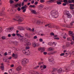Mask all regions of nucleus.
Returning <instances> with one entry per match:
<instances>
[{
	"label": "nucleus",
	"mask_w": 74,
	"mask_h": 74,
	"mask_svg": "<svg viewBox=\"0 0 74 74\" xmlns=\"http://www.w3.org/2000/svg\"><path fill=\"white\" fill-rule=\"evenodd\" d=\"M2 40H5V39H6V37L5 36H3L2 37Z\"/></svg>",
	"instance_id": "2f4dec72"
},
{
	"label": "nucleus",
	"mask_w": 74,
	"mask_h": 74,
	"mask_svg": "<svg viewBox=\"0 0 74 74\" xmlns=\"http://www.w3.org/2000/svg\"><path fill=\"white\" fill-rule=\"evenodd\" d=\"M29 63V60L26 58H24L23 59L22 61V64L25 65Z\"/></svg>",
	"instance_id": "20e7f679"
},
{
	"label": "nucleus",
	"mask_w": 74,
	"mask_h": 74,
	"mask_svg": "<svg viewBox=\"0 0 74 74\" xmlns=\"http://www.w3.org/2000/svg\"><path fill=\"white\" fill-rule=\"evenodd\" d=\"M21 66H19L17 68L16 70L17 71H20L21 70Z\"/></svg>",
	"instance_id": "dca6fc26"
},
{
	"label": "nucleus",
	"mask_w": 74,
	"mask_h": 74,
	"mask_svg": "<svg viewBox=\"0 0 74 74\" xmlns=\"http://www.w3.org/2000/svg\"><path fill=\"white\" fill-rule=\"evenodd\" d=\"M58 14V11L56 10H52L51 12V15L53 18H58V15L57 14Z\"/></svg>",
	"instance_id": "7ed1b4c3"
},
{
	"label": "nucleus",
	"mask_w": 74,
	"mask_h": 74,
	"mask_svg": "<svg viewBox=\"0 0 74 74\" xmlns=\"http://www.w3.org/2000/svg\"><path fill=\"white\" fill-rule=\"evenodd\" d=\"M56 70V69L55 68H53V71H52V73H53V72H55Z\"/></svg>",
	"instance_id": "cd10ccee"
},
{
	"label": "nucleus",
	"mask_w": 74,
	"mask_h": 74,
	"mask_svg": "<svg viewBox=\"0 0 74 74\" xmlns=\"http://www.w3.org/2000/svg\"><path fill=\"white\" fill-rule=\"evenodd\" d=\"M0 32H2V28L1 27H0Z\"/></svg>",
	"instance_id": "774afa93"
},
{
	"label": "nucleus",
	"mask_w": 74,
	"mask_h": 74,
	"mask_svg": "<svg viewBox=\"0 0 74 74\" xmlns=\"http://www.w3.org/2000/svg\"><path fill=\"white\" fill-rule=\"evenodd\" d=\"M32 31L33 32H34V28H32Z\"/></svg>",
	"instance_id": "052dcab7"
},
{
	"label": "nucleus",
	"mask_w": 74,
	"mask_h": 74,
	"mask_svg": "<svg viewBox=\"0 0 74 74\" xmlns=\"http://www.w3.org/2000/svg\"><path fill=\"white\" fill-rule=\"evenodd\" d=\"M67 16L68 18H71V15L70 14H69L68 15H67Z\"/></svg>",
	"instance_id": "5701e85b"
},
{
	"label": "nucleus",
	"mask_w": 74,
	"mask_h": 74,
	"mask_svg": "<svg viewBox=\"0 0 74 74\" xmlns=\"http://www.w3.org/2000/svg\"><path fill=\"white\" fill-rule=\"evenodd\" d=\"M18 29L20 30H24L25 29V28L23 27H18Z\"/></svg>",
	"instance_id": "ddd939ff"
},
{
	"label": "nucleus",
	"mask_w": 74,
	"mask_h": 74,
	"mask_svg": "<svg viewBox=\"0 0 74 74\" xmlns=\"http://www.w3.org/2000/svg\"><path fill=\"white\" fill-rule=\"evenodd\" d=\"M21 7V3H17V4L15 5V7Z\"/></svg>",
	"instance_id": "0eeeda50"
},
{
	"label": "nucleus",
	"mask_w": 74,
	"mask_h": 74,
	"mask_svg": "<svg viewBox=\"0 0 74 74\" xmlns=\"http://www.w3.org/2000/svg\"><path fill=\"white\" fill-rule=\"evenodd\" d=\"M40 2L41 3H44L45 2V1L44 0H40Z\"/></svg>",
	"instance_id": "72a5a7b5"
},
{
	"label": "nucleus",
	"mask_w": 74,
	"mask_h": 74,
	"mask_svg": "<svg viewBox=\"0 0 74 74\" xmlns=\"http://www.w3.org/2000/svg\"><path fill=\"white\" fill-rule=\"evenodd\" d=\"M11 34H8V37H11Z\"/></svg>",
	"instance_id": "6e6d98bb"
},
{
	"label": "nucleus",
	"mask_w": 74,
	"mask_h": 74,
	"mask_svg": "<svg viewBox=\"0 0 74 74\" xmlns=\"http://www.w3.org/2000/svg\"><path fill=\"white\" fill-rule=\"evenodd\" d=\"M74 23V21L71 22L70 23V25L71 26H73V23Z\"/></svg>",
	"instance_id": "ea45409f"
},
{
	"label": "nucleus",
	"mask_w": 74,
	"mask_h": 74,
	"mask_svg": "<svg viewBox=\"0 0 74 74\" xmlns=\"http://www.w3.org/2000/svg\"><path fill=\"white\" fill-rule=\"evenodd\" d=\"M43 7H44V5H43L42 4L38 6V8H39V9H42V8H43Z\"/></svg>",
	"instance_id": "f8f14e48"
},
{
	"label": "nucleus",
	"mask_w": 74,
	"mask_h": 74,
	"mask_svg": "<svg viewBox=\"0 0 74 74\" xmlns=\"http://www.w3.org/2000/svg\"><path fill=\"white\" fill-rule=\"evenodd\" d=\"M66 3H63L62 4L64 6H65V5H66Z\"/></svg>",
	"instance_id": "603ef678"
},
{
	"label": "nucleus",
	"mask_w": 74,
	"mask_h": 74,
	"mask_svg": "<svg viewBox=\"0 0 74 74\" xmlns=\"http://www.w3.org/2000/svg\"><path fill=\"white\" fill-rule=\"evenodd\" d=\"M1 69L2 71H4V66H1Z\"/></svg>",
	"instance_id": "a211bd4d"
},
{
	"label": "nucleus",
	"mask_w": 74,
	"mask_h": 74,
	"mask_svg": "<svg viewBox=\"0 0 74 74\" xmlns=\"http://www.w3.org/2000/svg\"><path fill=\"white\" fill-rule=\"evenodd\" d=\"M4 55V54L3 52H1L0 53V56H3V55Z\"/></svg>",
	"instance_id": "4c0bfd02"
},
{
	"label": "nucleus",
	"mask_w": 74,
	"mask_h": 74,
	"mask_svg": "<svg viewBox=\"0 0 74 74\" xmlns=\"http://www.w3.org/2000/svg\"><path fill=\"white\" fill-rule=\"evenodd\" d=\"M72 37V40L73 41H74V34H73L71 36Z\"/></svg>",
	"instance_id": "f704fd0d"
},
{
	"label": "nucleus",
	"mask_w": 74,
	"mask_h": 74,
	"mask_svg": "<svg viewBox=\"0 0 74 74\" xmlns=\"http://www.w3.org/2000/svg\"><path fill=\"white\" fill-rule=\"evenodd\" d=\"M16 35L20 38V40L21 42H26V43L25 44V47L30 45V42H28V40L27 39L24 38L23 36H22L21 35L17 33L16 34Z\"/></svg>",
	"instance_id": "f257e3e1"
},
{
	"label": "nucleus",
	"mask_w": 74,
	"mask_h": 74,
	"mask_svg": "<svg viewBox=\"0 0 74 74\" xmlns=\"http://www.w3.org/2000/svg\"><path fill=\"white\" fill-rule=\"evenodd\" d=\"M53 1H54V0H50V1H47V2L48 3H53Z\"/></svg>",
	"instance_id": "c85d7f7f"
},
{
	"label": "nucleus",
	"mask_w": 74,
	"mask_h": 74,
	"mask_svg": "<svg viewBox=\"0 0 74 74\" xmlns=\"http://www.w3.org/2000/svg\"><path fill=\"white\" fill-rule=\"evenodd\" d=\"M31 11L32 14H37V12H36V11L35 10H31Z\"/></svg>",
	"instance_id": "6e6552de"
},
{
	"label": "nucleus",
	"mask_w": 74,
	"mask_h": 74,
	"mask_svg": "<svg viewBox=\"0 0 74 74\" xmlns=\"http://www.w3.org/2000/svg\"><path fill=\"white\" fill-rule=\"evenodd\" d=\"M70 9L71 10H74V8L73 7H70Z\"/></svg>",
	"instance_id": "338daca9"
},
{
	"label": "nucleus",
	"mask_w": 74,
	"mask_h": 74,
	"mask_svg": "<svg viewBox=\"0 0 74 74\" xmlns=\"http://www.w3.org/2000/svg\"><path fill=\"white\" fill-rule=\"evenodd\" d=\"M64 27H67V28H69L70 27V25H66L65 26H64Z\"/></svg>",
	"instance_id": "bb28decb"
},
{
	"label": "nucleus",
	"mask_w": 74,
	"mask_h": 74,
	"mask_svg": "<svg viewBox=\"0 0 74 74\" xmlns=\"http://www.w3.org/2000/svg\"><path fill=\"white\" fill-rule=\"evenodd\" d=\"M27 8L26 5H25L24 6L21 7V9L22 10H24L25 8Z\"/></svg>",
	"instance_id": "4be33fe9"
},
{
	"label": "nucleus",
	"mask_w": 74,
	"mask_h": 74,
	"mask_svg": "<svg viewBox=\"0 0 74 74\" xmlns=\"http://www.w3.org/2000/svg\"><path fill=\"white\" fill-rule=\"evenodd\" d=\"M54 59L53 58H52L51 59H49V61L50 62V63L52 64H54L55 63V62H54Z\"/></svg>",
	"instance_id": "423d86ee"
},
{
	"label": "nucleus",
	"mask_w": 74,
	"mask_h": 74,
	"mask_svg": "<svg viewBox=\"0 0 74 74\" xmlns=\"http://www.w3.org/2000/svg\"><path fill=\"white\" fill-rule=\"evenodd\" d=\"M57 3L58 5L62 4V1L60 0H58L57 1Z\"/></svg>",
	"instance_id": "1a4fd4ad"
},
{
	"label": "nucleus",
	"mask_w": 74,
	"mask_h": 74,
	"mask_svg": "<svg viewBox=\"0 0 74 74\" xmlns=\"http://www.w3.org/2000/svg\"><path fill=\"white\" fill-rule=\"evenodd\" d=\"M65 15H68L70 14L69 11H66L65 12Z\"/></svg>",
	"instance_id": "412c9836"
},
{
	"label": "nucleus",
	"mask_w": 74,
	"mask_h": 74,
	"mask_svg": "<svg viewBox=\"0 0 74 74\" xmlns=\"http://www.w3.org/2000/svg\"><path fill=\"white\" fill-rule=\"evenodd\" d=\"M29 7H31V8H35L36 6L35 5H30Z\"/></svg>",
	"instance_id": "a878e982"
},
{
	"label": "nucleus",
	"mask_w": 74,
	"mask_h": 74,
	"mask_svg": "<svg viewBox=\"0 0 74 74\" xmlns=\"http://www.w3.org/2000/svg\"><path fill=\"white\" fill-rule=\"evenodd\" d=\"M12 69H11L9 70V73H12Z\"/></svg>",
	"instance_id": "c9c22d12"
},
{
	"label": "nucleus",
	"mask_w": 74,
	"mask_h": 74,
	"mask_svg": "<svg viewBox=\"0 0 74 74\" xmlns=\"http://www.w3.org/2000/svg\"><path fill=\"white\" fill-rule=\"evenodd\" d=\"M14 21H17L18 22H23L24 19L23 18L20 16H16L15 17V18H13Z\"/></svg>",
	"instance_id": "f03ea898"
},
{
	"label": "nucleus",
	"mask_w": 74,
	"mask_h": 74,
	"mask_svg": "<svg viewBox=\"0 0 74 74\" xmlns=\"http://www.w3.org/2000/svg\"><path fill=\"white\" fill-rule=\"evenodd\" d=\"M26 49H29L30 48V47H25Z\"/></svg>",
	"instance_id": "e2e57ef3"
},
{
	"label": "nucleus",
	"mask_w": 74,
	"mask_h": 74,
	"mask_svg": "<svg viewBox=\"0 0 74 74\" xmlns=\"http://www.w3.org/2000/svg\"><path fill=\"white\" fill-rule=\"evenodd\" d=\"M28 51V50H24L23 51V53L24 54L26 53H27V51Z\"/></svg>",
	"instance_id": "6ab92c4d"
},
{
	"label": "nucleus",
	"mask_w": 74,
	"mask_h": 74,
	"mask_svg": "<svg viewBox=\"0 0 74 74\" xmlns=\"http://www.w3.org/2000/svg\"><path fill=\"white\" fill-rule=\"evenodd\" d=\"M69 33L70 34H72V32L71 31H69Z\"/></svg>",
	"instance_id": "13d9d810"
},
{
	"label": "nucleus",
	"mask_w": 74,
	"mask_h": 74,
	"mask_svg": "<svg viewBox=\"0 0 74 74\" xmlns=\"http://www.w3.org/2000/svg\"><path fill=\"white\" fill-rule=\"evenodd\" d=\"M71 64H72V65H73L74 64V61H73L72 62H71Z\"/></svg>",
	"instance_id": "680f3d73"
},
{
	"label": "nucleus",
	"mask_w": 74,
	"mask_h": 74,
	"mask_svg": "<svg viewBox=\"0 0 74 74\" xmlns=\"http://www.w3.org/2000/svg\"><path fill=\"white\" fill-rule=\"evenodd\" d=\"M48 44L49 45H53V43H52V42H50L48 43Z\"/></svg>",
	"instance_id": "7c9ffc66"
},
{
	"label": "nucleus",
	"mask_w": 74,
	"mask_h": 74,
	"mask_svg": "<svg viewBox=\"0 0 74 74\" xmlns=\"http://www.w3.org/2000/svg\"><path fill=\"white\" fill-rule=\"evenodd\" d=\"M54 39H55L56 40H59V38H54Z\"/></svg>",
	"instance_id": "a18cd8bd"
},
{
	"label": "nucleus",
	"mask_w": 74,
	"mask_h": 74,
	"mask_svg": "<svg viewBox=\"0 0 74 74\" xmlns=\"http://www.w3.org/2000/svg\"><path fill=\"white\" fill-rule=\"evenodd\" d=\"M68 3H72V2L70 0H69L68 1Z\"/></svg>",
	"instance_id": "c03bdc74"
},
{
	"label": "nucleus",
	"mask_w": 74,
	"mask_h": 74,
	"mask_svg": "<svg viewBox=\"0 0 74 74\" xmlns=\"http://www.w3.org/2000/svg\"><path fill=\"white\" fill-rule=\"evenodd\" d=\"M24 2L23 1V2L22 3V6H23V5H24Z\"/></svg>",
	"instance_id": "5fc2aeb1"
},
{
	"label": "nucleus",
	"mask_w": 74,
	"mask_h": 74,
	"mask_svg": "<svg viewBox=\"0 0 74 74\" xmlns=\"http://www.w3.org/2000/svg\"><path fill=\"white\" fill-rule=\"evenodd\" d=\"M47 68V66L45 65H43V69H44Z\"/></svg>",
	"instance_id": "a19ab883"
},
{
	"label": "nucleus",
	"mask_w": 74,
	"mask_h": 74,
	"mask_svg": "<svg viewBox=\"0 0 74 74\" xmlns=\"http://www.w3.org/2000/svg\"><path fill=\"white\" fill-rule=\"evenodd\" d=\"M32 45L34 47H35L37 46V44L35 42H33L32 44Z\"/></svg>",
	"instance_id": "f3484780"
},
{
	"label": "nucleus",
	"mask_w": 74,
	"mask_h": 74,
	"mask_svg": "<svg viewBox=\"0 0 74 74\" xmlns=\"http://www.w3.org/2000/svg\"><path fill=\"white\" fill-rule=\"evenodd\" d=\"M12 36H13L14 37H15V36H16V34H15L14 33L12 34Z\"/></svg>",
	"instance_id": "79ce46f5"
},
{
	"label": "nucleus",
	"mask_w": 74,
	"mask_h": 74,
	"mask_svg": "<svg viewBox=\"0 0 74 74\" xmlns=\"http://www.w3.org/2000/svg\"><path fill=\"white\" fill-rule=\"evenodd\" d=\"M63 2L64 3H66V4H69V2L67 1V0H64Z\"/></svg>",
	"instance_id": "b1692460"
},
{
	"label": "nucleus",
	"mask_w": 74,
	"mask_h": 74,
	"mask_svg": "<svg viewBox=\"0 0 74 74\" xmlns=\"http://www.w3.org/2000/svg\"><path fill=\"white\" fill-rule=\"evenodd\" d=\"M34 39H37V36H35L34 37Z\"/></svg>",
	"instance_id": "49530a36"
},
{
	"label": "nucleus",
	"mask_w": 74,
	"mask_h": 74,
	"mask_svg": "<svg viewBox=\"0 0 74 74\" xmlns=\"http://www.w3.org/2000/svg\"><path fill=\"white\" fill-rule=\"evenodd\" d=\"M32 22L34 23H35V24H36V23H37V20H36V19H34L32 21Z\"/></svg>",
	"instance_id": "2eb2a0df"
},
{
	"label": "nucleus",
	"mask_w": 74,
	"mask_h": 74,
	"mask_svg": "<svg viewBox=\"0 0 74 74\" xmlns=\"http://www.w3.org/2000/svg\"><path fill=\"white\" fill-rule=\"evenodd\" d=\"M70 46V45L69 44H66V47H69Z\"/></svg>",
	"instance_id": "bf43d9fd"
},
{
	"label": "nucleus",
	"mask_w": 74,
	"mask_h": 74,
	"mask_svg": "<svg viewBox=\"0 0 74 74\" xmlns=\"http://www.w3.org/2000/svg\"><path fill=\"white\" fill-rule=\"evenodd\" d=\"M12 56V57H14L15 59H17V58H18V56H17V55L15 54L14 53H13Z\"/></svg>",
	"instance_id": "9b49d317"
},
{
	"label": "nucleus",
	"mask_w": 74,
	"mask_h": 74,
	"mask_svg": "<svg viewBox=\"0 0 74 74\" xmlns=\"http://www.w3.org/2000/svg\"><path fill=\"white\" fill-rule=\"evenodd\" d=\"M14 29V27H11L10 28H8V30H9V29L11 30H13Z\"/></svg>",
	"instance_id": "e433bc0d"
},
{
	"label": "nucleus",
	"mask_w": 74,
	"mask_h": 74,
	"mask_svg": "<svg viewBox=\"0 0 74 74\" xmlns=\"http://www.w3.org/2000/svg\"><path fill=\"white\" fill-rule=\"evenodd\" d=\"M21 10V8H18L17 10H18V11H20Z\"/></svg>",
	"instance_id": "3c124183"
},
{
	"label": "nucleus",
	"mask_w": 74,
	"mask_h": 74,
	"mask_svg": "<svg viewBox=\"0 0 74 74\" xmlns=\"http://www.w3.org/2000/svg\"><path fill=\"white\" fill-rule=\"evenodd\" d=\"M64 53H62L60 54V56H64Z\"/></svg>",
	"instance_id": "de8ad7c7"
},
{
	"label": "nucleus",
	"mask_w": 74,
	"mask_h": 74,
	"mask_svg": "<svg viewBox=\"0 0 74 74\" xmlns=\"http://www.w3.org/2000/svg\"><path fill=\"white\" fill-rule=\"evenodd\" d=\"M3 60L4 61L5 60V61H4V62H7V63H9V61L8 60V59H4V58H3Z\"/></svg>",
	"instance_id": "aec40b11"
},
{
	"label": "nucleus",
	"mask_w": 74,
	"mask_h": 74,
	"mask_svg": "<svg viewBox=\"0 0 74 74\" xmlns=\"http://www.w3.org/2000/svg\"><path fill=\"white\" fill-rule=\"evenodd\" d=\"M14 64L11 65L10 66V67H14Z\"/></svg>",
	"instance_id": "69168bd1"
},
{
	"label": "nucleus",
	"mask_w": 74,
	"mask_h": 74,
	"mask_svg": "<svg viewBox=\"0 0 74 74\" xmlns=\"http://www.w3.org/2000/svg\"><path fill=\"white\" fill-rule=\"evenodd\" d=\"M26 11V9H25L23 11V12H25Z\"/></svg>",
	"instance_id": "0e129e2a"
},
{
	"label": "nucleus",
	"mask_w": 74,
	"mask_h": 74,
	"mask_svg": "<svg viewBox=\"0 0 74 74\" xmlns=\"http://www.w3.org/2000/svg\"><path fill=\"white\" fill-rule=\"evenodd\" d=\"M37 4H38V2L37 1H36L34 3L35 5H37Z\"/></svg>",
	"instance_id": "864d4df0"
},
{
	"label": "nucleus",
	"mask_w": 74,
	"mask_h": 74,
	"mask_svg": "<svg viewBox=\"0 0 74 74\" xmlns=\"http://www.w3.org/2000/svg\"><path fill=\"white\" fill-rule=\"evenodd\" d=\"M2 12H3V11H4V10H5V8L4 7H3L2 8Z\"/></svg>",
	"instance_id": "09e8293b"
},
{
	"label": "nucleus",
	"mask_w": 74,
	"mask_h": 74,
	"mask_svg": "<svg viewBox=\"0 0 74 74\" xmlns=\"http://www.w3.org/2000/svg\"><path fill=\"white\" fill-rule=\"evenodd\" d=\"M38 50L40 51L41 53H42L43 52L45 51V49L44 47H40L38 48Z\"/></svg>",
	"instance_id": "39448f33"
},
{
	"label": "nucleus",
	"mask_w": 74,
	"mask_h": 74,
	"mask_svg": "<svg viewBox=\"0 0 74 74\" xmlns=\"http://www.w3.org/2000/svg\"><path fill=\"white\" fill-rule=\"evenodd\" d=\"M50 35L51 36H54V33H51L50 34Z\"/></svg>",
	"instance_id": "8fccbe9b"
},
{
	"label": "nucleus",
	"mask_w": 74,
	"mask_h": 74,
	"mask_svg": "<svg viewBox=\"0 0 74 74\" xmlns=\"http://www.w3.org/2000/svg\"><path fill=\"white\" fill-rule=\"evenodd\" d=\"M48 51H53V49H52L49 48V49Z\"/></svg>",
	"instance_id": "58836bf2"
},
{
	"label": "nucleus",
	"mask_w": 74,
	"mask_h": 74,
	"mask_svg": "<svg viewBox=\"0 0 74 74\" xmlns=\"http://www.w3.org/2000/svg\"><path fill=\"white\" fill-rule=\"evenodd\" d=\"M43 22H41V21H37V22H36V24L37 25H40V24H42Z\"/></svg>",
	"instance_id": "9d476101"
},
{
	"label": "nucleus",
	"mask_w": 74,
	"mask_h": 74,
	"mask_svg": "<svg viewBox=\"0 0 74 74\" xmlns=\"http://www.w3.org/2000/svg\"><path fill=\"white\" fill-rule=\"evenodd\" d=\"M62 71H63V70L62 69L60 68L58 70V73H61L62 72Z\"/></svg>",
	"instance_id": "4468645a"
},
{
	"label": "nucleus",
	"mask_w": 74,
	"mask_h": 74,
	"mask_svg": "<svg viewBox=\"0 0 74 74\" xmlns=\"http://www.w3.org/2000/svg\"><path fill=\"white\" fill-rule=\"evenodd\" d=\"M43 54H44L45 55H46L47 54V52H43Z\"/></svg>",
	"instance_id": "4d7b16f0"
},
{
	"label": "nucleus",
	"mask_w": 74,
	"mask_h": 74,
	"mask_svg": "<svg viewBox=\"0 0 74 74\" xmlns=\"http://www.w3.org/2000/svg\"><path fill=\"white\" fill-rule=\"evenodd\" d=\"M67 40L68 41H72V38H67Z\"/></svg>",
	"instance_id": "393cba45"
},
{
	"label": "nucleus",
	"mask_w": 74,
	"mask_h": 74,
	"mask_svg": "<svg viewBox=\"0 0 74 74\" xmlns=\"http://www.w3.org/2000/svg\"><path fill=\"white\" fill-rule=\"evenodd\" d=\"M39 41L40 42H42V41H43V40H42V39L40 38L39 39Z\"/></svg>",
	"instance_id": "37998d69"
},
{
	"label": "nucleus",
	"mask_w": 74,
	"mask_h": 74,
	"mask_svg": "<svg viewBox=\"0 0 74 74\" xmlns=\"http://www.w3.org/2000/svg\"><path fill=\"white\" fill-rule=\"evenodd\" d=\"M14 3V1L12 0H10V4H12V3Z\"/></svg>",
	"instance_id": "473e14b6"
},
{
	"label": "nucleus",
	"mask_w": 74,
	"mask_h": 74,
	"mask_svg": "<svg viewBox=\"0 0 74 74\" xmlns=\"http://www.w3.org/2000/svg\"><path fill=\"white\" fill-rule=\"evenodd\" d=\"M27 50L28 51H27V53H26V54L27 55H30V51L29 50Z\"/></svg>",
	"instance_id": "c756f323"
}]
</instances>
